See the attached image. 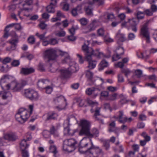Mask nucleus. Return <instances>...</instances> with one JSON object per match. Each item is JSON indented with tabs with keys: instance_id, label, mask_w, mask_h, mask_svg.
I'll return each mask as SVG.
<instances>
[{
	"instance_id": "f257e3e1",
	"label": "nucleus",
	"mask_w": 157,
	"mask_h": 157,
	"mask_svg": "<svg viewBox=\"0 0 157 157\" xmlns=\"http://www.w3.org/2000/svg\"><path fill=\"white\" fill-rule=\"evenodd\" d=\"M79 125L81 127L79 132L80 135H85L88 137L89 140L86 138H83L80 142L79 149L82 148L86 149V152L93 154L92 150L95 151V155L93 157H103L104 153L102 150L98 146H95L91 138L94 136L98 137L99 134L98 130L95 128L92 129L90 132L91 124L88 121L83 119L80 121Z\"/></svg>"
},
{
	"instance_id": "f03ea898",
	"label": "nucleus",
	"mask_w": 157,
	"mask_h": 157,
	"mask_svg": "<svg viewBox=\"0 0 157 157\" xmlns=\"http://www.w3.org/2000/svg\"><path fill=\"white\" fill-rule=\"evenodd\" d=\"M27 84L26 80H22L20 82L17 81L13 82L11 84L5 85V90H8L10 88L13 92H19L20 91L23 87Z\"/></svg>"
},
{
	"instance_id": "7ed1b4c3",
	"label": "nucleus",
	"mask_w": 157,
	"mask_h": 157,
	"mask_svg": "<svg viewBox=\"0 0 157 157\" xmlns=\"http://www.w3.org/2000/svg\"><path fill=\"white\" fill-rule=\"evenodd\" d=\"M30 115L27 110L21 108L19 109L15 115L16 119L21 123H24L27 121Z\"/></svg>"
},
{
	"instance_id": "20e7f679",
	"label": "nucleus",
	"mask_w": 157,
	"mask_h": 157,
	"mask_svg": "<svg viewBox=\"0 0 157 157\" xmlns=\"http://www.w3.org/2000/svg\"><path fill=\"white\" fill-rule=\"evenodd\" d=\"M87 102L92 107V109H91L90 110L91 112L92 113L94 112V109H93V107H95V113L94 115V117L95 119L99 121L100 123L103 124V121L101 119L98 118L97 117L98 116L100 115V108L98 107V103L96 102H94L89 99L87 100Z\"/></svg>"
},
{
	"instance_id": "39448f33",
	"label": "nucleus",
	"mask_w": 157,
	"mask_h": 157,
	"mask_svg": "<svg viewBox=\"0 0 157 157\" xmlns=\"http://www.w3.org/2000/svg\"><path fill=\"white\" fill-rule=\"evenodd\" d=\"M23 95L25 97L32 101L36 100L39 97L38 93L37 92L30 88L24 90Z\"/></svg>"
},
{
	"instance_id": "423d86ee",
	"label": "nucleus",
	"mask_w": 157,
	"mask_h": 157,
	"mask_svg": "<svg viewBox=\"0 0 157 157\" xmlns=\"http://www.w3.org/2000/svg\"><path fill=\"white\" fill-rule=\"evenodd\" d=\"M140 35L145 38L147 43H150V39L147 22L145 23L142 25L140 29Z\"/></svg>"
},
{
	"instance_id": "0eeeda50",
	"label": "nucleus",
	"mask_w": 157,
	"mask_h": 157,
	"mask_svg": "<svg viewBox=\"0 0 157 157\" xmlns=\"http://www.w3.org/2000/svg\"><path fill=\"white\" fill-rule=\"evenodd\" d=\"M77 141L73 139H70L67 140L63 141V148L64 150L68 152H71L68 148L66 147L68 146V147H71L75 148V145L77 144Z\"/></svg>"
},
{
	"instance_id": "6e6552de",
	"label": "nucleus",
	"mask_w": 157,
	"mask_h": 157,
	"mask_svg": "<svg viewBox=\"0 0 157 157\" xmlns=\"http://www.w3.org/2000/svg\"><path fill=\"white\" fill-rule=\"evenodd\" d=\"M57 57L56 51L53 49H50L45 52V57L48 59V62L51 60H55Z\"/></svg>"
},
{
	"instance_id": "1a4fd4ad",
	"label": "nucleus",
	"mask_w": 157,
	"mask_h": 157,
	"mask_svg": "<svg viewBox=\"0 0 157 157\" xmlns=\"http://www.w3.org/2000/svg\"><path fill=\"white\" fill-rule=\"evenodd\" d=\"M18 41V36L15 34V38L11 39L7 42L11 44V46L10 47H7L6 48V51H11L15 50L16 48L17 44Z\"/></svg>"
},
{
	"instance_id": "9d476101",
	"label": "nucleus",
	"mask_w": 157,
	"mask_h": 157,
	"mask_svg": "<svg viewBox=\"0 0 157 157\" xmlns=\"http://www.w3.org/2000/svg\"><path fill=\"white\" fill-rule=\"evenodd\" d=\"M115 52L116 54H114L112 57L113 61H116L120 59L121 56L124 53V50L123 47L119 46L117 48Z\"/></svg>"
},
{
	"instance_id": "9b49d317",
	"label": "nucleus",
	"mask_w": 157,
	"mask_h": 157,
	"mask_svg": "<svg viewBox=\"0 0 157 157\" xmlns=\"http://www.w3.org/2000/svg\"><path fill=\"white\" fill-rule=\"evenodd\" d=\"M4 138L9 141L13 142L18 139V136L15 132H10L5 134Z\"/></svg>"
},
{
	"instance_id": "f8f14e48",
	"label": "nucleus",
	"mask_w": 157,
	"mask_h": 157,
	"mask_svg": "<svg viewBox=\"0 0 157 157\" xmlns=\"http://www.w3.org/2000/svg\"><path fill=\"white\" fill-rule=\"evenodd\" d=\"M85 59L88 62V65L87 67L90 69H92L95 67L97 64V61L91 57L90 55H87Z\"/></svg>"
},
{
	"instance_id": "ddd939ff",
	"label": "nucleus",
	"mask_w": 157,
	"mask_h": 157,
	"mask_svg": "<svg viewBox=\"0 0 157 157\" xmlns=\"http://www.w3.org/2000/svg\"><path fill=\"white\" fill-rule=\"evenodd\" d=\"M59 127V125H51L50 128L49 130L50 134L53 135L54 137H59V134L58 132V130Z\"/></svg>"
},
{
	"instance_id": "4468645a",
	"label": "nucleus",
	"mask_w": 157,
	"mask_h": 157,
	"mask_svg": "<svg viewBox=\"0 0 157 157\" xmlns=\"http://www.w3.org/2000/svg\"><path fill=\"white\" fill-rule=\"evenodd\" d=\"M101 89V87L89 88L86 90V93L89 95L93 94L95 97L100 93Z\"/></svg>"
},
{
	"instance_id": "2eb2a0df",
	"label": "nucleus",
	"mask_w": 157,
	"mask_h": 157,
	"mask_svg": "<svg viewBox=\"0 0 157 157\" xmlns=\"http://www.w3.org/2000/svg\"><path fill=\"white\" fill-rule=\"evenodd\" d=\"M89 44V41L87 40L85 42L84 45L82 46V49L85 53V57H86V56L87 55H90L91 54L90 52L91 51V48H90L88 47Z\"/></svg>"
},
{
	"instance_id": "dca6fc26",
	"label": "nucleus",
	"mask_w": 157,
	"mask_h": 157,
	"mask_svg": "<svg viewBox=\"0 0 157 157\" xmlns=\"http://www.w3.org/2000/svg\"><path fill=\"white\" fill-rule=\"evenodd\" d=\"M118 121L121 123L124 124L128 121V118L126 117H123L124 113L123 111H119L118 113Z\"/></svg>"
},
{
	"instance_id": "f3484780",
	"label": "nucleus",
	"mask_w": 157,
	"mask_h": 157,
	"mask_svg": "<svg viewBox=\"0 0 157 157\" xmlns=\"http://www.w3.org/2000/svg\"><path fill=\"white\" fill-rule=\"evenodd\" d=\"M69 67L68 68V70L71 73L76 72L78 69V65L74 61L69 63Z\"/></svg>"
},
{
	"instance_id": "a211bd4d",
	"label": "nucleus",
	"mask_w": 157,
	"mask_h": 157,
	"mask_svg": "<svg viewBox=\"0 0 157 157\" xmlns=\"http://www.w3.org/2000/svg\"><path fill=\"white\" fill-rule=\"evenodd\" d=\"M90 53V56L92 58H93L94 56H95L100 58L104 56L103 54L99 52V49H96L94 51L92 48H91V51Z\"/></svg>"
},
{
	"instance_id": "6ab92c4d",
	"label": "nucleus",
	"mask_w": 157,
	"mask_h": 157,
	"mask_svg": "<svg viewBox=\"0 0 157 157\" xmlns=\"http://www.w3.org/2000/svg\"><path fill=\"white\" fill-rule=\"evenodd\" d=\"M58 52L59 53V55L61 56H63L64 55H66V57L63 59L62 60V63H70L71 62V59L70 58V56H68L67 53L65 52H64L61 50H59Z\"/></svg>"
},
{
	"instance_id": "aec40b11",
	"label": "nucleus",
	"mask_w": 157,
	"mask_h": 157,
	"mask_svg": "<svg viewBox=\"0 0 157 157\" xmlns=\"http://www.w3.org/2000/svg\"><path fill=\"white\" fill-rule=\"evenodd\" d=\"M35 69L32 67L22 68L21 70L20 73L25 75H27L34 72Z\"/></svg>"
},
{
	"instance_id": "412c9836",
	"label": "nucleus",
	"mask_w": 157,
	"mask_h": 157,
	"mask_svg": "<svg viewBox=\"0 0 157 157\" xmlns=\"http://www.w3.org/2000/svg\"><path fill=\"white\" fill-rule=\"evenodd\" d=\"M4 100L8 99L9 98L12 97V95L11 93L9 91H3L0 92V97Z\"/></svg>"
},
{
	"instance_id": "4be33fe9",
	"label": "nucleus",
	"mask_w": 157,
	"mask_h": 157,
	"mask_svg": "<svg viewBox=\"0 0 157 157\" xmlns=\"http://www.w3.org/2000/svg\"><path fill=\"white\" fill-rule=\"evenodd\" d=\"M75 121H77L75 116H70L68 118L67 120L64 121L63 124L64 127H65L66 126H69L70 123H73Z\"/></svg>"
},
{
	"instance_id": "5701e85b",
	"label": "nucleus",
	"mask_w": 157,
	"mask_h": 157,
	"mask_svg": "<svg viewBox=\"0 0 157 157\" xmlns=\"http://www.w3.org/2000/svg\"><path fill=\"white\" fill-rule=\"evenodd\" d=\"M48 82L45 80H39L37 82V86L40 90L44 89L47 85Z\"/></svg>"
},
{
	"instance_id": "b1692460",
	"label": "nucleus",
	"mask_w": 157,
	"mask_h": 157,
	"mask_svg": "<svg viewBox=\"0 0 157 157\" xmlns=\"http://www.w3.org/2000/svg\"><path fill=\"white\" fill-rule=\"evenodd\" d=\"M108 62L105 59L103 60L99 65L98 69L99 71H101L104 68L108 67Z\"/></svg>"
},
{
	"instance_id": "393cba45",
	"label": "nucleus",
	"mask_w": 157,
	"mask_h": 157,
	"mask_svg": "<svg viewBox=\"0 0 157 157\" xmlns=\"http://www.w3.org/2000/svg\"><path fill=\"white\" fill-rule=\"evenodd\" d=\"M60 76L62 78H67L69 77L71 75L70 72L68 69H62L60 71Z\"/></svg>"
},
{
	"instance_id": "a878e982",
	"label": "nucleus",
	"mask_w": 157,
	"mask_h": 157,
	"mask_svg": "<svg viewBox=\"0 0 157 157\" xmlns=\"http://www.w3.org/2000/svg\"><path fill=\"white\" fill-rule=\"evenodd\" d=\"M64 127V133L65 135L72 136L75 132L74 130L70 129L69 126H66Z\"/></svg>"
},
{
	"instance_id": "bb28decb",
	"label": "nucleus",
	"mask_w": 157,
	"mask_h": 157,
	"mask_svg": "<svg viewBox=\"0 0 157 157\" xmlns=\"http://www.w3.org/2000/svg\"><path fill=\"white\" fill-rule=\"evenodd\" d=\"M58 116V115L56 113L52 112V113H48V114L46 121L55 120L57 119Z\"/></svg>"
},
{
	"instance_id": "cd10ccee",
	"label": "nucleus",
	"mask_w": 157,
	"mask_h": 157,
	"mask_svg": "<svg viewBox=\"0 0 157 157\" xmlns=\"http://www.w3.org/2000/svg\"><path fill=\"white\" fill-rule=\"evenodd\" d=\"M9 79V75H4L1 78L0 81V85L3 89L5 88V84H7L5 82V79Z\"/></svg>"
},
{
	"instance_id": "c85d7f7f",
	"label": "nucleus",
	"mask_w": 157,
	"mask_h": 157,
	"mask_svg": "<svg viewBox=\"0 0 157 157\" xmlns=\"http://www.w3.org/2000/svg\"><path fill=\"white\" fill-rule=\"evenodd\" d=\"M85 11L86 14L90 16H92L93 15V8L92 6L90 5L87 6H86L85 7Z\"/></svg>"
},
{
	"instance_id": "c756f323",
	"label": "nucleus",
	"mask_w": 157,
	"mask_h": 157,
	"mask_svg": "<svg viewBox=\"0 0 157 157\" xmlns=\"http://www.w3.org/2000/svg\"><path fill=\"white\" fill-rule=\"evenodd\" d=\"M134 15L136 17V18L138 20H141L144 18V12L137 11L134 13Z\"/></svg>"
},
{
	"instance_id": "7c9ffc66",
	"label": "nucleus",
	"mask_w": 157,
	"mask_h": 157,
	"mask_svg": "<svg viewBox=\"0 0 157 157\" xmlns=\"http://www.w3.org/2000/svg\"><path fill=\"white\" fill-rule=\"evenodd\" d=\"M139 22V20L136 18L129 19L128 21V23H130L131 26H137Z\"/></svg>"
},
{
	"instance_id": "2f4dec72",
	"label": "nucleus",
	"mask_w": 157,
	"mask_h": 157,
	"mask_svg": "<svg viewBox=\"0 0 157 157\" xmlns=\"http://www.w3.org/2000/svg\"><path fill=\"white\" fill-rule=\"evenodd\" d=\"M54 101L56 104L58 103L59 101H64L65 102V104L66 105V99L64 97L61 95L57 97L56 98H54Z\"/></svg>"
},
{
	"instance_id": "473e14b6",
	"label": "nucleus",
	"mask_w": 157,
	"mask_h": 157,
	"mask_svg": "<svg viewBox=\"0 0 157 157\" xmlns=\"http://www.w3.org/2000/svg\"><path fill=\"white\" fill-rule=\"evenodd\" d=\"M95 22H92L87 27V32H89L94 30L96 28Z\"/></svg>"
},
{
	"instance_id": "72a5a7b5",
	"label": "nucleus",
	"mask_w": 157,
	"mask_h": 157,
	"mask_svg": "<svg viewBox=\"0 0 157 157\" xmlns=\"http://www.w3.org/2000/svg\"><path fill=\"white\" fill-rule=\"evenodd\" d=\"M26 141L27 140L25 139L21 140L20 143V147L22 150L25 149L29 147V145L27 144Z\"/></svg>"
},
{
	"instance_id": "f704fd0d",
	"label": "nucleus",
	"mask_w": 157,
	"mask_h": 157,
	"mask_svg": "<svg viewBox=\"0 0 157 157\" xmlns=\"http://www.w3.org/2000/svg\"><path fill=\"white\" fill-rule=\"evenodd\" d=\"M10 67L9 66L7 65L6 67H5L4 65L0 64V71L3 73H7L9 70Z\"/></svg>"
},
{
	"instance_id": "c9c22d12",
	"label": "nucleus",
	"mask_w": 157,
	"mask_h": 157,
	"mask_svg": "<svg viewBox=\"0 0 157 157\" xmlns=\"http://www.w3.org/2000/svg\"><path fill=\"white\" fill-rule=\"evenodd\" d=\"M50 152L53 153L54 156L58 152L57 147L56 146L54 145H51L49 147Z\"/></svg>"
},
{
	"instance_id": "e433bc0d",
	"label": "nucleus",
	"mask_w": 157,
	"mask_h": 157,
	"mask_svg": "<svg viewBox=\"0 0 157 157\" xmlns=\"http://www.w3.org/2000/svg\"><path fill=\"white\" fill-rule=\"evenodd\" d=\"M45 90V92L46 94H50L53 90V88L52 86H47L44 89Z\"/></svg>"
},
{
	"instance_id": "4c0bfd02",
	"label": "nucleus",
	"mask_w": 157,
	"mask_h": 157,
	"mask_svg": "<svg viewBox=\"0 0 157 157\" xmlns=\"http://www.w3.org/2000/svg\"><path fill=\"white\" fill-rule=\"evenodd\" d=\"M81 9V6H78L75 8L73 9L71 11V13L72 15L75 16L77 14V11L80 10Z\"/></svg>"
},
{
	"instance_id": "58836bf2",
	"label": "nucleus",
	"mask_w": 157,
	"mask_h": 157,
	"mask_svg": "<svg viewBox=\"0 0 157 157\" xmlns=\"http://www.w3.org/2000/svg\"><path fill=\"white\" fill-rule=\"evenodd\" d=\"M117 37L118 38V40L119 41L121 42H123L125 40V38L124 36V34L120 33L118 32L117 35Z\"/></svg>"
},
{
	"instance_id": "ea45409f",
	"label": "nucleus",
	"mask_w": 157,
	"mask_h": 157,
	"mask_svg": "<svg viewBox=\"0 0 157 157\" xmlns=\"http://www.w3.org/2000/svg\"><path fill=\"white\" fill-rule=\"evenodd\" d=\"M116 127V123L114 121L112 122L109 124V127L108 131L109 132L110 131H113V129H114Z\"/></svg>"
},
{
	"instance_id": "a19ab883",
	"label": "nucleus",
	"mask_w": 157,
	"mask_h": 157,
	"mask_svg": "<svg viewBox=\"0 0 157 157\" xmlns=\"http://www.w3.org/2000/svg\"><path fill=\"white\" fill-rule=\"evenodd\" d=\"M86 74L88 78L90 80H91L93 77V73L90 70H88L86 71Z\"/></svg>"
},
{
	"instance_id": "79ce46f5",
	"label": "nucleus",
	"mask_w": 157,
	"mask_h": 157,
	"mask_svg": "<svg viewBox=\"0 0 157 157\" xmlns=\"http://www.w3.org/2000/svg\"><path fill=\"white\" fill-rule=\"evenodd\" d=\"M135 75L138 78H140L142 75L143 72L142 70L140 69H137L135 71Z\"/></svg>"
},
{
	"instance_id": "37998d69",
	"label": "nucleus",
	"mask_w": 157,
	"mask_h": 157,
	"mask_svg": "<svg viewBox=\"0 0 157 157\" xmlns=\"http://www.w3.org/2000/svg\"><path fill=\"white\" fill-rule=\"evenodd\" d=\"M144 14H146L148 16H152L153 14L152 11L149 9L145 10L144 11Z\"/></svg>"
},
{
	"instance_id": "c03bdc74",
	"label": "nucleus",
	"mask_w": 157,
	"mask_h": 157,
	"mask_svg": "<svg viewBox=\"0 0 157 157\" xmlns=\"http://www.w3.org/2000/svg\"><path fill=\"white\" fill-rule=\"evenodd\" d=\"M142 136H143L144 138V140L147 142L149 141L150 140V137L148 136L145 132H143L142 134Z\"/></svg>"
},
{
	"instance_id": "a18cd8bd",
	"label": "nucleus",
	"mask_w": 157,
	"mask_h": 157,
	"mask_svg": "<svg viewBox=\"0 0 157 157\" xmlns=\"http://www.w3.org/2000/svg\"><path fill=\"white\" fill-rule=\"evenodd\" d=\"M49 131L44 130L43 132V135L44 137L46 138H48L50 136Z\"/></svg>"
},
{
	"instance_id": "49530a36",
	"label": "nucleus",
	"mask_w": 157,
	"mask_h": 157,
	"mask_svg": "<svg viewBox=\"0 0 157 157\" xmlns=\"http://www.w3.org/2000/svg\"><path fill=\"white\" fill-rule=\"evenodd\" d=\"M103 145L106 150H108L109 148L110 145L108 141L105 140L103 141Z\"/></svg>"
},
{
	"instance_id": "de8ad7c7",
	"label": "nucleus",
	"mask_w": 157,
	"mask_h": 157,
	"mask_svg": "<svg viewBox=\"0 0 157 157\" xmlns=\"http://www.w3.org/2000/svg\"><path fill=\"white\" fill-rule=\"evenodd\" d=\"M11 59L10 58L7 57L5 58L2 61L3 64L6 65L7 63H9L11 61Z\"/></svg>"
},
{
	"instance_id": "09e8293b",
	"label": "nucleus",
	"mask_w": 157,
	"mask_h": 157,
	"mask_svg": "<svg viewBox=\"0 0 157 157\" xmlns=\"http://www.w3.org/2000/svg\"><path fill=\"white\" fill-rule=\"evenodd\" d=\"M25 3L21 5L23 7L26 5L30 6L32 5L33 2V0H25Z\"/></svg>"
},
{
	"instance_id": "8fccbe9b",
	"label": "nucleus",
	"mask_w": 157,
	"mask_h": 157,
	"mask_svg": "<svg viewBox=\"0 0 157 157\" xmlns=\"http://www.w3.org/2000/svg\"><path fill=\"white\" fill-rule=\"evenodd\" d=\"M122 72L124 74L125 76L126 77H127L131 72L130 70L128 69H123Z\"/></svg>"
},
{
	"instance_id": "3c124183",
	"label": "nucleus",
	"mask_w": 157,
	"mask_h": 157,
	"mask_svg": "<svg viewBox=\"0 0 157 157\" xmlns=\"http://www.w3.org/2000/svg\"><path fill=\"white\" fill-rule=\"evenodd\" d=\"M65 35L66 33L63 31H59L56 34V35L59 37H63Z\"/></svg>"
},
{
	"instance_id": "603ef678",
	"label": "nucleus",
	"mask_w": 157,
	"mask_h": 157,
	"mask_svg": "<svg viewBox=\"0 0 157 157\" xmlns=\"http://www.w3.org/2000/svg\"><path fill=\"white\" fill-rule=\"evenodd\" d=\"M28 41L29 43L31 44H33L34 43L35 41V39L33 36H32L28 38Z\"/></svg>"
},
{
	"instance_id": "864d4df0",
	"label": "nucleus",
	"mask_w": 157,
	"mask_h": 157,
	"mask_svg": "<svg viewBox=\"0 0 157 157\" xmlns=\"http://www.w3.org/2000/svg\"><path fill=\"white\" fill-rule=\"evenodd\" d=\"M55 65L54 64H53L52 65H51L50 68L49 70L52 72H56L57 70V68H55Z\"/></svg>"
},
{
	"instance_id": "5fc2aeb1",
	"label": "nucleus",
	"mask_w": 157,
	"mask_h": 157,
	"mask_svg": "<svg viewBox=\"0 0 157 157\" xmlns=\"http://www.w3.org/2000/svg\"><path fill=\"white\" fill-rule=\"evenodd\" d=\"M49 44L52 45H54L58 44V41L55 38H52L49 40Z\"/></svg>"
},
{
	"instance_id": "6e6d98bb",
	"label": "nucleus",
	"mask_w": 157,
	"mask_h": 157,
	"mask_svg": "<svg viewBox=\"0 0 157 157\" xmlns=\"http://www.w3.org/2000/svg\"><path fill=\"white\" fill-rule=\"evenodd\" d=\"M97 33L98 36H104V30L103 28H101L98 29L97 31Z\"/></svg>"
},
{
	"instance_id": "4d7b16f0",
	"label": "nucleus",
	"mask_w": 157,
	"mask_h": 157,
	"mask_svg": "<svg viewBox=\"0 0 157 157\" xmlns=\"http://www.w3.org/2000/svg\"><path fill=\"white\" fill-rule=\"evenodd\" d=\"M21 151L22 157H29L28 152L26 149H22Z\"/></svg>"
},
{
	"instance_id": "13d9d810",
	"label": "nucleus",
	"mask_w": 157,
	"mask_h": 157,
	"mask_svg": "<svg viewBox=\"0 0 157 157\" xmlns=\"http://www.w3.org/2000/svg\"><path fill=\"white\" fill-rule=\"evenodd\" d=\"M117 95V93H113L109 96V99L111 101L114 100L116 99Z\"/></svg>"
},
{
	"instance_id": "bf43d9fd",
	"label": "nucleus",
	"mask_w": 157,
	"mask_h": 157,
	"mask_svg": "<svg viewBox=\"0 0 157 157\" xmlns=\"http://www.w3.org/2000/svg\"><path fill=\"white\" fill-rule=\"evenodd\" d=\"M79 21L81 24L82 25H85L87 23V20L85 18L81 19Z\"/></svg>"
},
{
	"instance_id": "052dcab7",
	"label": "nucleus",
	"mask_w": 157,
	"mask_h": 157,
	"mask_svg": "<svg viewBox=\"0 0 157 157\" xmlns=\"http://www.w3.org/2000/svg\"><path fill=\"white\" fill-rule=\"evenodd\" d=\"M31 133L30 132H27L25 135L26 139L27 141H29L31 140L32 138V136H31Z\"/></svg>"
},
{
	"instance_id": "680f3d73",
	"label": "nucleus",
	"mask_w": 157,
	"mask_h": 157,
	"mask_svg": "<svg viewBox=\"0 0 157 157\" xmlns=\"http://www.w3.org/2000/svg\"><path fill=\"white\" fill-rule=\"evenodd\" d=\"M39 25L40 28L42 29H45L47 26V25L43 22H41Z\"/></svg>"
},
{
	"instance_id": "e2e57ef3",
	"label": "nucleus",
	"mask_w": 157,
	"mask_h": 157,
	"mask_svg": "<svg viewBox=\"0 0 157 157\" xmlns=\"http://www.w3.org/2000/svg\"><path fill=\"white\" fill-rule=\"evenodd\" d=\"M67 38L69 40L73 41L76 39V37L74 36V35H71L67 36Z\"/></svg>"
},
{
	"instance_id": "0e129e2a",
	"label": "nucleus",
	"mask_w": 157,
	"mask_h": 157,
	"mask_svg": "<svg viewBox=\"0 0 157 157\" xmlns=\"http://www.w3.org/2000/svg\"><path fill=\"white\" fill-rule=\"evenodd\" d=\"M20 62L18 60H14L12 63L11 65L14 67H17L19 65Z\"/></svg>"
},
{
	"instance_id": "69168bd1",
	"label": "nucleus",
	"mask_w": 157,
	"mask_h": 157,
	"mask_svg": "<svg viewBox=\"0 0 157 157\" xmlns=\"http://www.w3.org/2000/svg\"><path fill=\"white\" fill-rule=\"evenodd\" d=\"M107 89L108 90L112 92H114L117 90V87L112 86H109L108 87Z\"/></svg>"
},
{
	"instance_id": "338daca9",
	"label": "nucleus",
	"mask_w": 157,
	"mask_h": 157,
	"mask_svg": "<svg viewBox=\"0 0 157 157\" xmlns=\"http://www.w3.org/2000/svg\"><path fill=\"white\" fill-rule=\"evenodd\" d=\"M29 10V9L27 8V7H23V8L21 9L20 10L18 11V13L17 14V15L19 16L20 18H21L20 15L21 13L24 10Z\"/></svg>"
},
{
	"instance_id": "774afa93",
	"label": "nucleus",
	"mask_w": 157,
	"mask_h": 157,
	"mask_svg": "<svg viewBox=\"0 0 157 157\" xmlns=\"http://www.w3.org/2000/svg\"><path fill=\"white\" fill-rule=\"evenodd\" d=\"M152 36L154 39L157 41V30H155Z\"/></svg>"
}]
</instances>
